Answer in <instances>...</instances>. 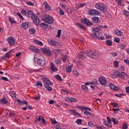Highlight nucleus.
I'll use <instances>...</instances> for the list:
<instances>
[{"label": "nucleus", "instance_id": "f257e3e1", "mask_svg": "<svg viewBox=\"0 0 129 129\" xmlns=\"http://www.w3.org/2000/svg\"><path fill=\"white\" fill-rule=\"evenodd\" d=\"M87 56L92 59L96 60L99 57V53L94 50H89L87 53L85 51H82L78 54L77 57L80 59H84Z\"/></svg>", "mask_w": 129, "mask_h": 129}, {"label": "nucleus", "instance_id": "f03ea898", "mask_svg": "<svg viewBox=\"0 0 129 129\" xmlns=\"http://www.w3.org/2000/svg\"><path fill=\"white\" fill-rule=\"evenodd\" d=\"M100 29V26H97L96 28H93L92 30L94 33L91 34V37H92V38H93L94 39L103 40V39H104V37L103 36H101V33H99Z\"/></svg>", "mask_w": 129, "mask_h": 129}, {"label": "nucleus", "instance_id": "7ed1b4c3", "mask_svg": "<svg viewBox=\"0 0 129 129\" xmlns=\"http://www.w3.org/2000/svg\"><path fill=\"white\" fill-rule=\"evenodd\" d=\"M95 8L98 11H100L102 13H106L107 8L106 6L102 3H97L95 5Z\"/></svg>", "mask_w": 129, "mask_h": 129}, {"label": "nucleus", "instance_id": "20e7f679", "mask_svg": "<svg viewBox=\"0 0 129 129\" xmlns=\"http://www.w3.org/2000/svg\"><path fill=\"white\" fill-rule=\"evenodd\" d=\"M42 21L47 24L52 25L54 23V18L49 15H44L42 17Z\"/></svg>", "mask_w": 129, "mask_h": 129}, {"label": "nucleus", "instance_id": "39448f33", "mask_svg": "<svg viewBox=\"0 0 129 129\" xmlns=\"http://www.w3.org/2000/svg\"><path fill=\"white\" fill-rule=\"evenodd\" d=\"M88 13L90 16H100L101 14L95 9H89Z\"/></svg>", "mask_w": 129, "mask_h": 129}, {"label": "nucleus", "instance_id": "423d86ee", "mask_svg": "<svg viewBox=\"0 0 129 129\" xmlns=\"http://www.w3.org/2000/svg\"><path fill=\"white\" fill-rule=\"evenodd\" d=\"M42 79L43 80L44 83V86L53 85L52 82H51L48 78L45 77V76H42Z\"/></svg>", "mask_w": 129, "mask_h": 129}, {"label": "nucleus", "instance_id": "0eeeda50", "mask_svg": "<svg viewBox=\"0 0 129 129\" xmlns=\"http://www.w3.org/2000/svg\"><path fill=\"white\" fill-rule=\"evenodd\" d=\"M46 63V60L45 59V57H42L40 58H38L37 60V64L39 66H44Z\"/></svg>", "mask_w": 129, "mask_h": 129}, {"label": "nucleus", "instance_id": "6e6552de", "mask_svg": "<svg viewBox=\"0 0 129 129\" xmlns=\"http://www.w3.org/2000/svg\"><path fill=\"white\" fill-rule=\"evenodd\" d=\"M99 82L101 85H105L107 83V80L105 77L102 76L99 78Z\"/></svg>", "mask_w": 129, "mask_h": 129}, {"label": "nucleus", "instance_id": "1a4fd4ad", "mask_svg": "<svg viewBox=\"0 0 129 129\" xmlns=\"http://www.w3.org/2000/svg\"><path fill=\"white\" fill-rule=\"evenodd\" d=\"M7 42L9 43L10 46H14L16 43L15 38L13 37H8L7 38Z\"/></svg>", "mask_w": 129, "mask_h": 129}, {"label": "nucleus", "instance_id": "9d476101", "mask_svg": "<svg viewBox=\"0 0 129 129\" xmlns=\"http://www.w3.org/2000/svg\"><path fill=\"white\" fill-rule=\"evenodd\" d=\"M30 51L33 52L34 53H40V49L35 47L34 45H31L29 47Z\"/></svg>", "mask_w": 129, "mask_h": 129}, {"label": "nucleus", "instance_id": "9b49d317", "mask_svg": "<svg viewBox=\"0 0 129 129\" xmlns=\"http://www.w3.org/2000/svg\"><path fill=\"white\" fill-rule=\"evenodd\" d=\"M109 87L111 89V90H113V91H117L119 90V88L112 83H110L109 84Z\"/></svg>", "mask_w": 129, "mask_h": 129}, {"label": "nucleus", "instance_id": "f8f14e48", "mask_svg": "<svg viewBox=\"0 0 129 129\" xmlns=\"http://www.w3.org/2000/svg\"><path fill=\"white\" fill-rule=\"evenodd\" d=\"M66 101H67V102H76L77 101V99L73 97H67L65 98Z\"/></svg>", "mask_w": 129, "mask_h": 129}, {"label": "nucleus", "instance_id": "ddd939ff", "mask_svg": "<svg viewBox=\"0 0 129 129\" xmlns=\"http://www.w3.org/2000/svg\"><path fill=\"white\" fill-rule=\"evenodd\" d=\"M43 5L44 6L46 11H47L48 12H49V11H51L52 8L49 6L47 2H44Z\"/></svg>", "mask_w": 129, "mask_h": 129}, {"label": "nucleus", "instance_id": "4468645a", "mask_svg": "<svg viewBox=\"0 0 129 129\" xmlns=\"http://www.w3.org/2000/svg\"><path fill=\"white\" fill-rule=\"evenodd\" d=\"M13 52V49L10 50L8 52H7L5 55L2 57V59L3 60H7V59H9L10 58V55H11V53Z\"/></svg>", "mask_w": 129, "mask_h": 129}, {"label": "nucleus", "instance_id": "2eb2a0df", "mask_svg": "<svg viewBox=\"0 0 129 129\" xmlns=\"http://www.w3.org/2000/svg\"><path fill=\"white\" fill-rule=\"evenodd\" d=\"M117 77L119 78H122V79H125L126 78V74L125 73H119L117 75Z\"/></svg>", "mask_w": 129, "mask_h": 129}, {"label": "nucleus", "instance_id": "dca6fc26", "mask_svg": "<svg viewBox=\"0 0 129 129\" xmlns=\"http://www.w3.org/2000/svg\"><path fill=\"white\" fill-rule=\"evenodd\" d=\"M30 26H31V24L29 22H23L21 25L23 29H24L25 30H27V29H28Z\"/></svg>", "mask_w": 129, "mask_h": 129}, {"label": "nucleus", "instance_id": "f3484780", "mask_svg": "<svg viewBox=\"0 0 129 129\" xmlns=\"http://www.w3.org/2000/svg\"><path fill=\"white\" fill-rule=\"evenodd\" d=\"M50 68L51 70H52V71H53V72H56L58 71V68L56 66H55V64H54L53 62H51L50 63Z\"/></svg>", "mask_w": 129, "mask_h": 129}, {"label": "nucleus", "instance_id": "a211bd4d", "mask_svg": "<svg viewBox=\"0 0 129 129\" xmlns=\"http://www.w3.org/2000/svg\"><path fill=\"white\" fill-rule=\"evenodd\" d=\"M70 112L73 115H74V116H76L77 117H79L81 115L76 110H71Z\"/></svg>", "mask_w": 129, "mask_h": 129}, {"label": "nucleus", "instance_id": "6ab92c4d", "mask_svg": "<svg viewBox=\"0 0 129 129\" xmlns=\"http://www.w3.org/2000/svg\"><path fill=\"white\" fill-rule=\"evenodd\" d=\"M114 34L116 35V36H118L119 37H121L122 35H123V32L118 29H115L114 30Z\"/></svg>", "mask_w": 129, "mask_h": 129}, {"label": "nucleus", "instance_id": "aec40b11", "mask_svg": "<svg viewBox=\"0 0 129 129\" xmlns=\"http://www.w3.org/2000/svg\"><path fill=\"white\" fill-rule=\"evenodd\" d=\"M42 51L43 53H45L48 56H51L52 54V51H51L50 49H47L46 48H42Z\"/></svg>", "mask_w": 129, "mask_h": 129}, {"label": "nucleus", "instance_id": "412c9836", "mask_svg": "<svg viewBox=\"0 0 129 129\" xmlns=\"http://www.w3.org/2000/svg\"><path fill=\"white\" fill-rule=\"evenodd\" d=\"M32 20L35 25H36V26H39V24H40V19H39V18H38V17L35 16L34 19H32Z\"/></svg>", "mask_w": 129, "mask_h": 129}, {"label": "nucleus", "instance_id": "4be33fe9", "mask_svg": "<svg viewBox=\"0 0 129 129\" xmlns=\"http://www.w3.org/2000/svg\"><path fill=\"white\" fill-rule=\"evenodd\" d=\"M27 15L29 18H31V19H35V17L36 16V15L32 12V11H29L27 12Z\"/></svg>", "mask_w": 129, "mask_h": 129}, {"label": "nucleus", "instance_id": "5701e85b", "mask_svg": "<svg viewBox=\"0 0 129 129\" xmlns=\"http://www.w3.org/2000/svg\"><path fill=\"white\" fill-rule=\"evenodd\" d=\"M33 42L34 43V44H36V45H39V46H43V42L38 40L34 39H33Z\"/></svg>", "mask_w": 129, "mask_h": 129}, {"label": "nucleus", "instance_id": "b1692460", "mask_svg": "<svg viewBox=\"0 0 129 129\" xmlns=\"http://www.w3.org/2000/svg\"><path fill=\"white\" fill-rule=\"evenodd\" d=\"M81 21L83 24H86L87 26H90V22L88 19L85 18L84 19H82Z\"/></svg>", "mask_w": 129, "mask_h": 129}, {"label": "nucleus", "instance_id": "393cba45", "mask_svg": "<svg viewBox=\"0 0 129 129\" xmlns=\"http://www.w3.org/2000/svg\"><path fill=\"white\" fill-rule=\"evenodd\" d=\"M48 43L49 45H51V46H56V45H57V42L52 39L48 40Z\"/></svg>", "mask_w": 129, "mask_h": 129}, {"label": "nucleus", "instance_id": "a878e982", "mask_svg": "<svg viewBox=\"0 0 129 129\" xmlns=\"http://www.w3.org/2000/svg\"><path fill=\"white\" fill-rule=\"evenodd\" d=\"M40 27L41 29H44L45 30V29H47L48 28V24H46L45 22L41 23L40 24Z\"/></svg>", "mask_w": 129, "mask_h": 129}, {"label": "nucleus", "instance_id": "bb28decb", "mask_svg": "<svg viewBox=\"0 0 129 129\" xmlns=\"http://www.w3.org/2000/svg\"><path fill=\"white\" fill-rule=\"evenodd\" d=\"M0 103L2 105L7 104L8 103V100L6 98H3L0 100Z\"/></svg>", "mask_w": 129, "mask_h": 129}, {"label": "nucleus", "instance_id": "cd10ccee", "mask_svg": "<svg viewBox=\"0 0 129 129\" xmlns=\"http://www.w3.org/2000/svg\"><path fill=\"white\" fill-rule=\"evenodd\" d=\"M53 52L55 55H58V54H59V53H62V49L57 48L54 49L53 50Z\"/></svg>", "mask_w": 129, "mask_h": 129}, {"label": "nucleus", "instance_id": "c85d7f7f", "mask_svg": "<svg viewBox=\"0 0 129 129\" xmlns=\"http://www.w3.org/2000/svg\"><path fill=\"white\" fill-rule=\"evenodd\" d=\"M29 32L31 35H34L37 32V30L34 28H31L29 30Z\"/></svg>", "mask_w": 129, "mask_h": 129}, {"label": "nucleus", "instance_id": "c756f323", "mask_svg": "<svg viewBox=\"0 0 129 129\" xmlns=\"http://www.w3.org/2000/svg\"><path fill=\"white\" fill-rule=\"evenodd\" d=\"M111 119L113 124H118V123H119V122L118 121V120H117V119H116V118L112 117Z\"/></svg>", "mask_w": 129, "mask_h": 129}, {"label": "nucleus", "instance_id": "7c9ffc66", "mask_svg": "<svg viewBox=\"0 0 129 129\" xmlns=\"http://www.w3.org/2000/svg\"><path fill=\"white\" fill-rule=\"evenodd\" d=\"M72 68H73V66H69L68 67L66 68V71L68 73H70L72 70Z\"/></svg>", "mask_w": 129, "mask_h": 129}, {"label": "nucleus", "instance_id": "2f4dec72", "mask_svg": "<svg viewBox=\"0 0 129 129\" xmlns=\"http://www.w3.org/2000/svg\"><path fill=\"white\" fill-rule=\"evenodd\" d=\"M9 22L11 24H17V21L14 19V18H12L11 17H9Z\"/></svg>", "mask_w": 129, "mask_h": 129}, {"label": "nucleus", "instance_id": "473e14b6", "mask_svg": "<svg viewBox=\"0 0 129 129\" xmlns=\"http://www.w3.org/2000/svg\"><path fill=\"white\" fill-rule=\"evenodd\" d=\"M73 75H74L75 77H78V76H79V73L77 71L73 70Z\"/></svg>", "mask_w": 129, "mask_h": 129}, {"label": "nucleus", "instance_id": "72a5a7b5", "mask_svg": "<svg viewBox=\"0 0 129 129\" xmlns=\"http://www.w3.org/2000/svg\"><path fill=\"white\" fill-rule=\"evenodd\" d=\"M9 95H10L11 97H16V95H17V94L16 93V92H15V91H12L9 93Z\"/></svg>", "mask_w": 129, "mask_h": 129}, {"label": "nucleus", "instance_id": "f704fd0d", "mask_svg": "<svg viewBox=\"0 0 129 129\" xmlns=\"http://www.w3.org/2000/svg\"><path fill=\"white\" fill-rule=\"evenodd\" d=\"M113 64L115 68H117V67H118V66H119V61H118L117 60H114L113 61Z\"/></svg>", "mask_w": 129, "mask_h": 129}, {"label": "nucleus", "instance_id": "c9c22d12", "mask_svg": "<svg viewBox=\"0 0 129 129\" xmlns=\"http://www.w3.org/2000/svg\"><path fill=\"white\" fill-rule=\"evenodd\" d=\"M92 20L95 24L98 23V21H99V18L97 17H94L92 18Z\"/></svg>", "mask_w": 129, "mask_h": 129}, {"label": "nucleus", "instance_id": "e433bc0d", "mask_svg": "<svg viewBox=\"0 0 129 129\" xmlns=\"http://www.w3.org/2000/svg\"><path fill=\"white\" fill-rule=\"evenodd\" d=\"M76 26L78 28H80L81 29H82L83 30H85V28L83 25L80 23H77Z\"/></svg>", "mask_w": 129, "mask_h": 129}, {"label": "nucleus", "instance_id": "4c0bfd02", "mask_svg": "<svg viewBox=\"0 0 129 129\" xmlns=\"http://www.w3.org/2000/svg\"><path fill=\"white\" fill-rule=\"evenodd\" d=\"M58 9L59 10V16H64L65 12L61 9L60 7H58Z\"/></svg>", "mask_w": 129, "mask_h": 129}, {"label": "nucleus", "instance_id": "58836bf2", "mask_svg": "<svg viewBox=\"0 0 129 129\" xmlns=\"http://www.w3.org/2000/svg\"><path fill=\"white\" fill-rule=\"evenodd\" d=\"M106 44L107 46H112V42L110 40H106Z\"/></svg>", "mask_w": 129, "mask_h": 129}, {"label": "nucleus", "instance_id": "ea45409f", "mask_svg": "<svg viewBox=\"0 0 129 129\" xmlns=\"http://www.w3.org/2000/svg\"><path fill=\"white\" fill-rule=\"evenodd\" d=\"M94 125V124H93V123L92 122L90 121V122H88V126L90 128L93 127Z\"/></svg>", "mask_w": 129, "mask_h": 129}, {"label": "nucleus", "instance_id": "a19ab883", "mask_svg": "<svg viewBox=\"0 0 129 129\" xmlns=\"http://www.w3.org/2000/svg\"><path fill=\"white\" fill-rule=\"evenodd\" d=\"M117 4L120 7H123L124 6V3H123V2H122V1H117Z\"/></svg>", "mask_w": 129, "mask_h": 129}, {"label": "nucleus", "instance_id": "79ce46f5", "mask_svg": "<svg viewBox=\"0 0 129 129\" xmlns=\"http://www.w3.org/2000/svg\"><path fill=\"white\" fill-rule=\"evenodd\" d=\"M81 88L82 89H83V90H84L85 91H87V90H88V88L86 87L85 85H82Z\"/></svg>", "mask_w": 129, "mask_h": 129}, {"label": "nucleus", "instance_id": "37998d69", "mask_svg": "<svg viewBox=\"0 0 129 129\" xmlns=\"http://www.w3.org/2000/svg\"><path fill=\"white\" fill-rule=\"evenodd\" d=\"M44 87L47 89V90H48V91H52L53 90V89L52 87H50V86H44Z\"/></svg>", "mask_w": 129, "mask_h": 129}, {"label": "nucleus", "instance_id": "c03bdc74", "mask_svg": "<svg viewBox=\"0 0 129 129\" xmlns=\"http://www.w3.org/2000/svg\"><path fill=\"white\" fill-rule=\"evenodd\" d=\"M91 83L92 85L97 84L98 83L97 79H93L92 81L91 82Z\"/></svg>", "mask_w": 129, "mask_h": 129}, {"label": "nucleus", "instance_id": "a18cd8bd", "mask_svg": "<svg viewBox=\"0 0 129 129\" xmlns=\"http://www.w3.org/2000/svg\"><path fill=\"white\" fill-rule=\"evenodd\" d=\"M27 6H30L31 7H34V3L31 1H28L26 2Z\"/></svg>", "mask_w": 129, "mask_h": 129}, {"label": "nucleus", "instance_id": "49530a36", "mask_svg": "<svg viewBox=\"0 0 129 129\" xmlns=\"http://www.w3.org/2000/svg\"><path fill=\"white\" fill-rule=\"evenodd\" d=\"M61 32H62V30H58L57 31V34L56 35V37L57 38H60L61 37Z\"/></svg>", "mask_w": 129, "mask_h": 129}, {"label": "nucleus", "instance_id": "de8ad7c7", "mask_svg": "<svg viewBox=\"0 0 129 129\" xmlns=\"http://www.w3.org/2000/svg\"><path fill=\"white\" fill-rule=\"evenodd\" d=\"M16 14L17 15V16H18V17L20 18V19H21V20H25V19L24 18V17H23L22 15H21V14L17 12L16 13Z\"/></svg>", "mask_w": 129, "mask_h": 129}, {"label": "nucleus", "instance_id": "09e8293b", "mask_svg": "<svg viewBox=\"0 0 129 129\" xmlns=\"http://www.w3.org/2000/svg\"><path fill=\"white\" fill-rule=\"evenodd\" d=\"M61 93H62V94H68V93H69V92H68V91L66 90H61Z\"/></svg>", "mask_w": 129, "mask_h": 129}, {"label": "nucleus", "instance_id": "8fccbe9b", "mask_svg": "<svg viewBox=\"0 0 129 129\" xmlns=\"http://www.w3.org/2000/svg\"><path fill=\"white\" fill-rule=\"evenodd\" d=\"M114 42H115L116 43H119V42H120V39L118 37H115L114 39Z\"/></svg>", "mask_w": 129, "mask_h": 129}, {"label": "nucleus", "instance_id": "3c124183", "mask_svg": "<svg viewBox=\"0 0 129 129\" xmlns=\"http://www.w3.org/2000/svg\"><path fill=\"white\" fill-rule=\"evenodd\" d=\"M16 101L18 102L19 105H23L24 101H22L21 100H17Z\"/></svg>", "mask_w": 129, "mask_h": 129}, {"label": "nucleus", "instance_id": "603ef678", "mask_svg": "<svg viewBox=\"0 0 129 129\" xmlns=\"http://www.w3.org/2000/svg\"><path fill=\"white\" fill-rule=\"evenodd\" d=\"M21 13L23 16H27V12L25 9H22Z\"/></svg>", "mask_w": 129, "mask_h": 129}, {"label": "nucleus", "instance_id": "864d4df0", "mask_svg": "<svg viewBox=\"0 0 129 129\" xmlns=\"http://www.w3.org/2000/svg\"><path fill=\"white\" fill-rule=\"evenodd\" d=\"M36 85H37V86H40V87H42V86H43V84L42 83V82H41V81H39L38 82H37Z\"/></svg>", "mask_w": 129, "mask_h": 129}, {"label": "nucleus", "instance_id": "5fc2aeb1", "mask_svg": "<svg viewBox=\"0 0 129 129\" xmlns=\"http://www.w3.org/2000/svg\"><path fill=\"white\" fill-rule=\"evenodd\" d=\"M119 47L121 49H124V48H125V44H124V43H122L119 45Z\"/></svg>", "mask_w": 129, "mask_h": 129}, {"label": "nucleus", "instance_id": "6e6d98bb", "mask_svg": "<svg viewBox=\"0 0 129 129\" xmlns=\"http://www.w3.org/2000/svg\"><path fill=\"white\" fill-rule=\"evenodd\" d=\"M76 123H77V124H82V120L80 119H78L76 121Z\"/></svg>", "mask_w": 129, "mask_h": 129}, {"label": "nucleus", "instance_id": "4d7b16f0", "mask_svg": "<svg viewBox=\"0 0 129 129\" xmlns=\"http://www.w3.org/2000/svg\"><path fill=\"white\" fill-rule=\"evenodd\" d=\"M105 125L106 126H108V127H109L110 128L111 127H112V125L111 123H108L107 122L104 123Z\"/></svg>", "mask_w": 129, "mask_h": 129}, {"label": "nucleus", "instance_id": "13d9d810", "mask_svg": "<svg viewBox=\"0 0 129 129\" xmlns=\"http://www.w3.org/2000/svg\"><path fill=\"white\" fill-rule=\"evenodd\" d=\"M84 114H86V115H89V116H90V115H91V112H90L87 110H86L84 112Z\"/></svg>", "mask_w": 129, "mask_h": 129}, {"label": "nucleus", "instance_id": "bf43d9fd", "mask_svg": "<svg viewBox=\"0 0 129 129\" xmlns=\"http://www.w3.org/2000/svg\"><path fill=\"white\" fill-rule=\"evenodd\" d=\"M111 54L112 55L113 57H116V56H117V52L112 51V52H111Z\"/></svg>", "mask_w": 129, "mask_h": 129}, {"label": "nucleus", "instance_id": "052dcab7", "mask_svg": "<svg viewBox=\"0 0 129 129\" xmlns=\"http://www.w3.org/2000/svg\"><path fill=\"white\" fill-rule=\"evenodd\" d=\"M55 78L57 80H59V81H62V78H61V77L59 75H56L55 76Z\"/></svg>", "mask_w": 129, "mask_h": 129}, {"label": "nucleus", "instance_id": "680f3d73", "mask_svg": "<svg viewBox=\"0 0 129 129\" xmlns=\"http://www.w3.org/2000/svg\"><path fill=\"white\" fill-rule=\"evenodd\" d=\"M82 64H83V62H82V61H81V60L78 61V62L77 63V65L78 67L82 66Z\"/></svg>", "mask_w": 129, "mask_h": 129}, {"label": "nucleus", "instance_id": "e2e57ef3", "mask_svg": "<svg viewBox=\"0 0 129 129\" xmlns=\"http://www.w3.org/2000/svg\"><path fill=\"white\" fill-rule=\"evenodd\" d=\"M78 108H79L82 111L85 110V107H83L81 106H78Z\"/></svg>", "mask_w": 129, "mask_h": 129}, {"label": "nucleus", "instance_id": "0e129e2a", "mask_svg": "<svg viewBox=\"0 0 129 129\" xmlns=\"http://www.w3.org/2000/svg\"><path fill=\"white\" fill-rule=\"evenodd\" d=\"M123 14H124V15H125V16H126V17H127L129 16V12L126 10H125L123 12Z\"/></svg>", "mask_w": 129, "mask_h": 129}, {"label": "nucleus", "instance_id": "69168bd1", "mask_svg": "<svg viewBox=\"0 0 129 129\" xmlns=\"http://www.w3.org/2000/svg\"><path fill=\"white\" fill-rule=\"evenodd\" d=\"M122 127L123 129L127 128V124L126 123H124L122 125Z\"/></svg>", "mask_w": 129, "mask_h": 129}, {"label": "nucleus", "instance_id": "338daca9", "mask_svg": "<svg viewBox=\"0 0 129 129\" xmlns=\"http://www.w3.org/2000/svg\"><path fill=\"white\" fill-rule=\"evenodd\" d=\"M56 64H60L61 63V60L59 58L55 60Z\"/></svg>", "mask_w": 129, "mask_h": 129}, {"label": "nucleus", "instance_id": "774afa93", "mask_svg": "<svg viewBox=\"0 0 129 129\" xmlns=\"http://www.w3.org/2000/svg\"><path fill=\"white\" fill-rule=\"evenodd\" d=\"M97 129H105L106 128L103 126H97Z\"/></svg>", "mask_w": 129, "mask_h": 129}]
</instances>
